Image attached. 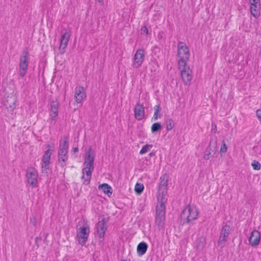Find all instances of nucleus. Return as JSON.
<instances>
[{
    "instance_id": "obj_15",
    "label": "nucleus",
    "mask_w": 261,
    "mask_h": 261,
    "mask_svg": "<svg viewBox=\"0 0 261 261\" xmlns=\"http://www.w3.org/2000/svg\"><path fill=\"white\" fill-rule=\"evenodd\" d=\"M134 66L136 68L140 67L144 60V50L143 49H138L134 56Z\"/></svg>"
},
{
    "instance_id": "obj_3",
    "label": "nucleus",
    "mask_w": 261,
    "mask_h": 261,
    "mask_svg": "<svg viewBox=\"0 0 261 261\" xmlns=\"http://www.w3.org/2000/svg\"><path fill=\"white\" fill-rule=\"evenodd\" d=\"M168 175L164 174L160 178V182L158 186V191L157 194L158 200H166V195L167 194L168 185Z\"/></svg>"
},
{
    "instance_id": "obj_5",
    "label": "nucleus",
    "mask_w": 261,
    "mask_h": 261,
    "mask_svg": "<svg viewBox=\"0 0 261 261\" xmlns=\"http://www.w3.org/2000/svg\"><path fill=\"white\" fill-rule=\"evenodd\" d=\"M217 139L215 137L211 140L208 146L204 151V159L205 160H209L214 156L217 150Z\"/></svg>"
},
{
    "instance_id": "obj_27",
    "label": "nucleus",
    "mask_w": 261,
    "mask_h": 261,
    "mask_svg": "<svg viewBox=\"0 0 261 261\" xmlns=\"http://www.w3.org/2000/svg\"><path fill=\"white\" fill-rule=\"evenodd\" d=\"M166 125L167 130H170L173 128L174 122L172 119H167L166 121Z\"/></svg>"
},
{
    "instance_id": "obj_28",
    "label": "nucleus",
    "mask_w": 261,
    "mask_h": 261,
    "mask_svg": "<svg viewBox=\"0 0 261 261\" xmlns=\"http://www.w3.org/2000/svg\"><path fill=\"white\" fill-rule=\"evenodd\" d=\"M153 147L152 144H146L144 145L140 151V154H143L148 152Z\"/></svg>"
},
{
    "instance_id": "obj_10",
    "label": "nucleus",
    "mask_w": 261,
    "mask_h": 261,
    "mask_svg": "<svg viewBox=\"0 0 261 261\" xmlns=\"http://www.w3.org/2000/svg\"><path fill=\"white\" fill-rule=\"evenodd\" d=\"M27 177L28 183L34 187L37 183L38 172L34 168H30L27 171Z\"/></svg>"
},
{
    "instance_id": "obj_31",
    "label": "nucleus",
    "mask_w": 261,
    "mask_h": 261,
    "mask_svg": "<svg viewBox=\"0 0 261 261\" xmlns=\"http://www.w3.org/2000/svg\"><path fill=\"white\" fill-rule=\"evenodd\" d=\"M47 147L50 148V145H47ZM52 152L53 150H51L50 148H48L45 151L43 156L50 158V156L51 154H52Z\"/></svg>"
},
{
    "instance_id": "obj_35",
    "label": "nucleus",
    "mask_w": 261,
    "mask_h": 261,
    "mask_svg": "<svg viewBox=\"0 0 261 261\" xmlns=\"http://www.w3.org/2000/svg\"><path fill=\"white\" fill-rule=\"evenodd\" d=\"M50 162H42V172H44V170H47L48 169V166Z\"/></svg>"
},
{
    "instance_id": "obj_1",
    "label": "nucleus",
    "mask_w": 261,
    "mask_h": 261,
    "mask_svg": "<svg viewBox=\"0 0 261 261\" xmlns=\"http://www.w3.org/2000/svg\"><path fill=\"white\" fill-rule=\"evenodd\" d=\"M158 204L156 206L155 214V224L158 226L159 229L162 228L164 225L165 220L166 206L165 203L166 200H158Z\"/></svg>"
},
{
    "instance_id": "obj_23",
    "label": "nucleus",
    "mask_w": 261,
    "mask_h": 261,
    "mask_svg": "<svg viewBox=\"0 0 261 261\" xmlns=\"http://www.w3.org/2000/svg\"><path fill=\"white\" fill-rule=\"evenodd\" d=\"M98 189L101 190L103 193L107 194L109 197L112 194V188L108 184L104 183L99 185Z\"/></svg>"
},
{
    "instance_id": "obj_43",
    "label": "nucleus",
    "mask_w": 261,
    "mask_h": 261,
    "mask_svg": "<svg viewBox=\"0 0 261 261\" xmlns=\"http://www.w3.org/2000/svg\"><path fill=\"white\" fill-rule=\"evenodd\" d=\"M72 149L74 152H76L79 151V149L77 147H73Z\"/></svg>"
},
{
    "instance_id": "obj_19",
    "label": "nucleus",
    "mask_w": 261,
    "mask_h": 261,
    "mask_svg": "<svg viewBox=\"0 0 261 261\" xmlns=\"http://www.w3.org/2000/svg\"><path fill=\"white\" fill-rule=\"evenodd\" d=\"M59 102L53 101L50 104V116L52 120H55L58 115Z\"/></svg>"
},
{
    "instance_id": "obj_8",
    "label": "nucleus",
    "mask_w": 261,
    "mask_h": 261,
    "mask_svg": "<svg viewBox=\"0 0 261 261\" xmlns=\"http://www.w3.org/2000/svg\"><path fill=\"white\" fill-rule=\"evenodd\" d=\"M96 228L98 236L100 238H103L107 229L106 218L103 215L100 216L98 217V222L96 225Z\"/></svg>"
},
{
    "instance_id": "obj_16",
    "label": "nucleus",
    "mask_w": 261,
    "mask_h": 261,
    "mask_svg": "<svg viewBox=\"0 0 261 261\" xmlns=\"http://www.w3.org/2000/svg\"><path fill=\"white\" fill-rule=\"evenodd\" d=\"M260 239V234L259 232L256 230H254L252 231L249 238V243L253 247L257 246L259 243Z\"/></svg>"
},
{
    "instance_id": "obj_49",
    "label": "nucleus",
    "mask_w": 261,
    "mask_h": 261,
    "mask_svg": "<svg viewBox=\"0 0 261 261\" xmlns=\"http://www.w3.org/2000/svg\"><path fill=\"white\" fill-rule=\"evenodd\" d=\"M198 213L197 212V213H196L197 216L198 215Z\"/></svg>"
},
{
    "instance_id": "obj_47",
    "label": "nucleus",
    "mask_w": 261,
    "mask_h": 261,
    "mask_svg": "<svg viewBox=\"0 0 261 261\" xmlns=\"http://www.w3.org/2000/svg\"><path fill=\"white\" fill-rule=\"evenodd\" d=\"M162 35H160V33H159V35H158V38L159 39H161V38H162Z\"/></svg>"
},
{
    "instance_id": "obj_12",
    "label": "nucleus",
    "mask_w": 261,
    "mask_h": 261,
    "mask_svg": "<svg viewBox=\"0 0 261 261\" xmlns=\"http://www.w3.org/2000/svg\"><path fill=\"white\" fill-rule=\"evenodd\" d=\"M94 170V167H88L84 166V168L82 170L83 175L82 176V179H84L83 184L88 185L90 184V180L92 176V173Z\"/></svg>"
},
{
    "instance_id": "obj_34",
    "label": "nucleus",
    "mask_w": 261,
    "mask_h": 261,
    "mask_svg": "<svg viewBox=\"0 0 261 261\" xmlns=\"http://www.w3.org/2000/svg\"><path fill=\"white\" fill-rule=\"evenodd\" d=\"M30 223L35 226L37 225V221L36 217L34 215H32L30 217Z\"/></svg>"
},
{
    "instance_id": "obj_18",
    "label": "nucleus",
    "mask_w": 261,
    "mask_h": 261,
    "mask_svg": "<svg viewBox=\"0 0 261 261\" xmlns=\"http://www.w3.org/2000/svg\"><path fill=\"white\" fill-rule=\"evenodd\" d=\"M16 101L17 98L16 96L14 95L8 96L5 103L6 108L10 109V111L13 112L14 109L16 108Z\"/></svg>"
},
{
    "instance_id": "obj_39",
    "label": "nucleus",
    "mask_w": 261,
    "mask_h": 261,
    "mask_svg": "<svg viewBox=\"0 0 261 261\" xmlns=\"http://www.w3.org/2000/svg\"><path fill=\"white\" fill-rule=\"evenodd\" d=\"M154 112H159V111H160L161 109H160V105L154 106Z\"/></svg>"
},
{
    "instance_id": "obj_6",
    "label": "nucleus",
    "mask_w": 261,
    "mask_h": 261,
    "mask_svg": "<svg viewBox=\"0 0 261 261\" xmlns=\"http://www.w3.org/2000/svg\"><path fill=\"white\" fill-rule=\"evenodd\" d=\"M231 230V229L230 226V223L227 222L222 227L221 230L218 242L219 246H221V247L224 246L225 243L227 241Z\"/></svg>"
},
{
    "instance_id": "obj_48",
    "label": "nucleus",
    "mask_w": 261,
    "mask_h": 261,
    "mask_svg": "<svg viewBox=\"0 0 261 261\" xmlns=\"http://www.w3.org/2000/svg\"><path fill=\"white\" fill-rule=\"evenodd\" d=\"M121 261H127L126 260H121Z\"/></svg>"
},
{
    "instance_id": "obj_29",
    "label": "nucleus",
    "mask_w": 261,
    "mask_h": 261,
    "mask_svg": "<svg viewBox=\"0 0 261 261\" xmlns=\"http://www.w3.org/2000/svg\"><path fill=\"white\" fill-rule=\"evenodd\" d=\"M144 190V186L142 184L137 183L135 188V192L138 194H141Z\"/></svg>"
},
{
    "instance_id": "obj_17",
    "label": "nucleus",
    "mask_w": 261,
    "mask_h": 261,
    "mask_svg": "<svg viewBox=\"0 0 261 261\" xmlns=\"http://www.w3.org/2000/svg\"><path fill=\"white\" fill-rule=\"evenodd\" d=\"M135 117L138 120H141L144 116V107L143 105L137 103L134 109Z\"/></svg>"
},
{
    "instance_id": "obj_45",
    "label": "nucleus",
    "mask_w": 261,
    "mask_h": 261,
    "mask_svg": "<svg viewBox=\"0 0 261 261\" xmlns=\"http://www.w3.org/2000/svg\"><path fill=\"white\" fill-rule=\"evenodd\" d=\"M201 241L203 242L204 244H205V238H201Z\"/></svg>"
},
{
    "instance_id": "obj_2",
    "label": "nucleus",
    "mask_w": 261,
    "mask_h": 261,
    "mask_svg": "<svg viewBox=\"0 0 261 261\" xmlns=\"http://www.w3.org/2000/svg\"><path fill=\"white\" fill-rule=\"evenodd\" d=\"M65 140H61L59 144V150L58 151V161L61 163V166L63 167L66 165L65 162L68 160V149L69 143L67 137L64 136Z\"/></svg>"
},
{
    "instance_id": "obj_25",
    "label": "nucleus",
    "mask_w": 261,
    "mask_h": 261,
    "mask_svg": "<svg viewBox=\"0 0 261 261\" xmlns=\"http://www.w3.org/2000/svg\"><path fill=\"white\" fill-rule=\"evenodd\" d=\"M70 35L69 32H68L66 30L65 33L62 34L61 39V43H63L65 45H67Z\"/></svg>"
},
{
    "instance_id": "obj_32",
    "label": "nucleus",
    "mask_w": 261,
    "mask_h": 261,
    "mask_svg": "<svg viewBox=\"0 0 261 261\" xmlns=\"http://www.w3.org/2000/svg\"><path fill=\"white\" fill-rule=\"evenodd\" d=\"M227 149V147L226 144L225 143L224 140H223L222 142V145L220 150V152L221 153H224L226 152Z\"/></svg>"
},
{
    "instance_id": "obj_4",
    "label": "nucleus",
    "mask_w": 261,
    "mask_h": 261,
    "mask_svg": "<svg viewBox=\"0 0 261 261\" xmlns=\"http://www.w3.org/2000/svg\"><path fill=\"white\" fill-rule=\"evenodd\" d=\"M19 60V74L23 77L26 74L28 67L29 53L28 50L23 51L22 55L20 56Z\"/></svg>"
},
{
    "instance_id": "obj_9",
    "label": "nucleus",
    "mask_w": 261,
    "mask_h": 261,
    "mask_svg": "<svg viewBox=\"0 0 261 261\" xmlns=\"http://www.w3.org/2000/svg\"><path fill=\"white\" fill-rule=\"evenodd\" d=\"M80 231L77 233L79 242L84 245L87 242L90 232L89 226H83L80 228Z\"/></svg>"
},
{
    "instance_id": "obj_36",
    "label": "nucleus",
    "mask_w": 261,
    "mask_h": 261,
    "mask_svg": "<svg viewBox=\"0 0 261 261\" xmlns=\"http://www.w3.org/2000/svg\"><path fill=\"white\" fill-rule=\"evenodd\" d=\"M141 32L142 34H146V35L148 34V30L146 27L144 26L142 27L141 29Z\"/></svg>"
},
{
    "instance_id": "obj_38",
    "label": "nucleus",
    "mask_w": 261,
    "mask_h": 261,
    "mask_svg": "<svg viewBox=\"0 0 261 261\" xmlns=\"http://www.w3.org/2000/svg\"><path fill=\"white\" fill-rule=\"evenodd\" d=\"M256 116L261 120V109L256 111Z\"/></svg>"
},
{
    "instance_id": "obj_7",
    "label": "nucleus",
    "mask_w": 261,
    "mask_h": 261,
    "mask_svg": "<svg viewBox=\"0 0 261 261\" xmlns=\"http://www.w3.org/2000/svg\"><path fill=\"white\" fill-rule=\"evenodd\" d=\"M180 218L184 224L189 223L191 221L196 219V214L194 212H192L191 208L189 207L182 210L180 214Z\"/></svg>"
},
{
    "instance_id": "obj_13",
    "label": "nucleus",
    "mask_w": 261,
    "mask_h": 261,
    "mask_svg": "<svg viewBox=\"0 0 261 261\" xmlns=\"http://www.w3.org/2000/svg\"><path fill=\"white\" fill-rule=\"evenodd\" d=\"M94 155L92 148L90 147L86 152L84 166L93 167H94Z\"/></svg>"
},
{
    "instance_id": "obj_26",
    "label": "nucleus",
    "mask_w": 261,
    "mask_h": 261,
    "mask_svg": "<svg viewBox=\"0 0 261 261\" xmlns=\"http://www.w3.org/2000/svg\"><path fill=\"white\" fill-rule=\"evenodd\" d=\"M162 128V125L160 122L154 123L151 126V132L152 133L160 130Z\"/></svg>"
},
{
    "instance_id": "obj_33",
    "label": "nucleus",
    "mask_w": 261,
    "mask_h": 261,
    "mask_svg": "<svg viewBox=\"0 0 261 261\" xmlns=\"http://www.w3.org/2000/svg\"><path fill=\"white\" fill-rule=\"evenodd\" d=\"M67 46L63 44V43L60 42V45L59 47V51L60 54H63L65 52V48Z\"/></svg>"
},
{
    "instance_id": "obj_22",
    "label": "nucleus",
    "mask_w": 261,
    "mask_h": 261,
    "mask_svg": "<svg viewBox=\"0 0 261 261\" xmlns=\"http://www.w3.org/2000/svg\"><path fill=\"white\" fill-rule=\"evenodd\" d=\"M148 248V245L145 242H142L140 243L138 246L137 248V253L139 255L142 256L144 255Z\"/></svg>"
},
{
    "instance_id": "obj_46",
    "label": "nucleus",
    "mask_w": 261,
    "mask_h": 261,
    "mask_svg": "<svg viewBox=\"0 0 261 261\" xmlns=\"http://www.w3.org/2000/svg\"><path fill=\"white\" fill-rule=\"evenodd\" d=\"M97 1L102 5H103V0H97Z\"/></svg>"
},
{
    "instance_id": "obj_20",
    "label": "nucleus",
    "mask_w": 261,
    "mask_h": 261,
    "mask_svg": "<svg viewBox=\"0 0 261 261\" xmlns=\"http://www.w3.org/2000/svg\"><path fill=\"white\" fill-rule=\"evenodd\" d=\"M260 3L250 4V12L252 16L255 18H258L260 15Z\"/></svg>"
},
{
    "instance_id": "obj_40",
    "label": "nucleus",
    "mask_w": 261,
    "mask_h": 261,
    "mask_svg": "<svg viewBox=\"0 0 261 261\" xmlns=\"http://www.w3.org/2000/svg\"><path fill=\"white\" fill-rule=\"evenodd\" d=\"M250 4L260 3V0H249Z\"/></svg>"
},
{
    "instance_id": "obj_42",
    "label": "nucleus",
    "mask_w": 261,
    "mask_h": 261,
    "mask_svg": "<svg viewBox=\"0 0 261 261\" xmlns=\"http://www.w3.org/2000/svg\"><path fill=\"white\" fill-rule=\"evenodd\" d=\"M39 240L41 241L42 240L41 237H36L35 238V243L37 245L38 247H39V245L38 244V241H39Z\"/></svg>"
},
{
    "instance_id": "obj_21",
    "label": "nucleus",
    "mask_w": 261,
    "mask_h": 261,
    "mask_svg": "<svg viewBox=\"0 0 261 261\" xmlns=\"http://www.w3.org/2000/svg\"><path fill=\"white\" fill-rule=\"evenodd\" d=\"M191 71L189 67H188L185 70H182L180 72L181 77L186 84H188L192 79Z\"/></svg>"
},
{
    "instance_id": "obj_30",
    "label": "nucleus",
    "mask_w": 261,
    "mask_h": 261,
    "mask_svg": "<svg viewBox=\"0 0 261 261\" xmlns=\"http://www.w3.org/2000/svg\"><path fill=\"white\" fill-rule=\"evenodd\" d=\"M251 166H252L253 169L255 170H259L261 167V165L259 162L256 160H254L252 162Z\"/></svg>"
},
{
    "instance_id": "obj_24",
    "label": "nucleus",
    "mask_w": 261,
    "mask_h": 261,
    "mask_svg": "<svg viewBox=\"0 0 261 261\" xmlns=\"http://www.w3.org/2000/svg\"><path fill=\"white\" fill-rule=\"evenodd\" d=\"M188 59L189 58H180V59L178 60V68L180 72L188 68V67H187L186 60Z\"/></svg>"
},
{
    "instance_id": "obj_37",
    "label": "nucleus",
    "mask_w": 261,
    "mask_h": 261,
    "mask_svg": "<svg viewBox=\"0 0 261 261\" xmlns=\"http://www.w3.org/2000/svg\"><path fill=\"white\" fill-rule=\"evenodd\" d=\"M158 113L159 112H154L153 116L152 118V120H153L155 121L158 119V117H161V114L158 115Z\"/></svg>"
},
{
    "instance_id": "obj_14",
    "label": "nucleus",
    "mask_w": 261,
    "mask_h": 261,
    "mask_svg": "<svg viewBox=\"0 0 261 261\" xmlns=\"http://www.w3.org/2000/svg\"><path fill=\"white\" fill-rule=\"evenodd\" d=\"M74 98L77 103H81L86 98L85 89L82 86L76 87L75 89Z\"/></svg>"
},
{
    "instance_id": "obj_44",
    "label": "nucleus",
    "mask_w": 261,
    "mask_h": 261,
    "mask_svg": "<svg viewBox=\"0 0 261 261\" xmlns=\"http://www.w3.org/2000/svg\"><path fill=\"white\" fill-rule=\"evenodd\" d=\"M155 152L152 151V152H151L149 154V155L150 156H154V155H155Z\"/></svg>"
},
{
    "instance_id": "obj_11",
    "label": "nucleus",
    "mask_w": 261,
    "mask_h": 261,
    "mask_svg": "<svg viewBox=\"0 0 261 261\" xmlns=\"http://www.w3.org/2000/svg\"><path fill=\"white\" fill-rule=\"evenodd\" d=\"M177 56L179 58H189V50L186 44L182 42H179L177 45Z\"/></svg>"
},
{
    "instance_id": "obj_41",
    "label": "nucleus",
    "mask_w": 261,
    "mask_h": 261,
    "mask_svg": "<svg viewBox=\"0 0 261 261\" xmlns=\"http://www.w3.org/2000/svg\"><path fill=\"white\" fill-rule=\"evenodd\" d=\"M50 158L43 156L42 162H50Z\"/></svg>"
}]
</instances>
